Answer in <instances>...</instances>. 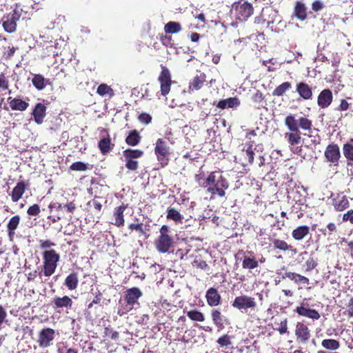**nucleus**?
<instances>
[{
  "label": "nucleus",
  "instance_id": "nucleus-1",
  "mask_svg": "<svg viewBox=\"0 0 353 353\" xmlns=\"http://www.w3.org/2000/svg\"><path fill=\"white\" fill-rule=\"evenodd\" d=\"M285 125L290 132L285 133V138L291 146H295L301 142V132L299 129L310 131L312 121L306 117H301L298 120L293 114L288 115L284 120Z\"/></svg>",
  "mask_w": 353,
  "mask_h": 353
},
{
  "label": "nucleus",
  "instance_id": "nucleus-2",
  "mask_svg": "<svg viewBox=\"0 0 353 353\" xmlns=\"http://www.w3.org/2000/svg\"><path fill=\"white\" fill-rule=\"evenodd\" d=\"M219 172H211L207 177L203 179L202 188L206 189V192L210 194V199H214L216 195L219 197L225 196V190L229 188V182L221 173Z\"/></svg>",
  "mask_w": 353,
  "mask_h": 353
},
{
  "label": "nucleus",
  "instance_id": "nucleus-3",
  "mask_svg": "<svg viewBox=\"0 0 353 353\" xmlns=\"http://www.w3.org/2000/svg\"><path fill=\"white\" fill-rule=\"evenodd\" d=\"M43 265L39 272L40 279L42 276L50 277L54 272L60 260L59 254L54 249L44 250L42 253Z\"/></svg>",
  "mask_w": 353,
  "mask_h": 353
},
{
  "label": "nucleus",
  "instance_id": "nucleus-4",
  "mask_svg": "<svg viewBox=\"0 0 353 353\" xmlns=\"http://www.w3.org/2000/svg\"><path fill=\"white\" fill-rule=\"evenodd\" d=\"M155 248L161 254L169 253L174 248V239L171 234L170 228L163 225L159 229V235L154 242Z\"/></svg>",
  "mask_w": 353,
  "mask_h": 353
},
{
  "label": "nucleus",
  "instance_id": "nucleus-5",
  "mask_svg": "<svg viewBox=\"0 0 353 353\" xmlns=\"http://www.w3.org/2000/svg\"><path fill=\"white\" fill-rule=\"evenodd\" d=\"M253 12L252 4L248 1L240 0L232 4V13L236 20L245 21L253 14Z\"/></svg>",
  "mask_w": 353,
  "mask_h": 353
},
{
  "label": "nucleus",
  "instance_id": "nucleus-6",
  "mask_svg": "<svg viewBox=\"0 0 353 353\" xmlns=\"http://www.w3.org/2000/svg\"><path fill=\"white\" fill-rule=\"evenodd\" d=\"M236 261L241 262L243 269L251 270L259 267V261L252 251L240 250L234 256Z\"/></svg>",
  "mask_w": 353,
  "mask_h": 353
},
{
  "label": "nucleus",
  "instance_id": "nucleus-7",
  "mask_svg": "<svg viewBox=\"0 0 353 353\" xmlns=\"http://www.w3.org/2000/svg\"><path fill=\"white\" fill-rule=\"evenodd\" d=\"M154 153L161 168H164L168 165L170 161L169 155L170 152V148L165 140L163 139H158L157 140Z\"/></svg>",
  "mask_w": 353,
  "mask_h": 353
},
{
  "label": "nucleus",
  "instance_id": "nucleus-8",
  "mask_svg": "<svg viewBox=\"0 0 353 353\" xmlns=\"http://www.w3.org/2000/svg\"><path fill=\"white\" fill-rule=\"evenodd\" d=\"M125 158V168L130 171H136L139 168L137 160L143 155V151L138 149H126L123 152Z\"/></svg>",
  "mask_w": 353,
  "mask_h": 353
},
{
  "label": "nucleus",
  "instance_id": "nucleus-9",
  "mask_svg": "<svg viewBox=\"0 0 353 353\" xmlns=\"http://www.w3.org/2000/svg\"><path fill=\"white\" fill-rule=\"evenodd\" d=\"M161 71L158 77V81L160 83L161 94L162 96L165 97L170 91L172 81L171 79V73L168 68L163 65H161Z\"/></svg>",
  "mask_w": 353,
  "mask_h": 353
},
{
  "label": "nucleus",
  "instance_id": "nucleus-10",
  "mask_svg": "<svg viewBox=\"0 0 353 353\" xmlns=\"http://www.w3.org/2000/svg\"><path fill=\"white\" fill-rule=\"evenodd\" d=\"M143 295L141 290L137 287H133L132 288L128 289L125 292V294L124 296V300L127 303V305H129V308L125 311H121L119 310L118 311V314L121 316L128 311L131 310L133 308V305L137 303L138 299Z\"/></svg>",
  "mask_w": 353,
  "mask_h": 353
},
{
  "label": "nucleus",
  "instance_id": "nucleus-11",
  "mask_svg": "<svg viewBox=\"0 0 353 353\" xmlns=\"http://www.w3.org/2000/svg\"><path fill=\"white\" fill-rule=\"evenodd\" d=\"M55 338V330L50 327H44L38 333L37 343L41 348L50 347Z\"/></svg>",
  "mask_w": 353,
  "mask_h": 353
},
{
  "label": "nucleus",
  "instance_id": "nucleus-12",
  "mask_svg": "<svg viewBox=\"0 0 353 353\" xmlns=\"http://www.w3.org/2000/svg\"><path fill=\"white\" fill-rule=\"evenodd\" d=\"M324 156L327 162L333 164L334 166H337L341 158L339 145L336 143L329 144L325 148Z\"/></svg>",
  "mask_w": 353,
  "mask_h": 353
},
{
  "label": "nucleus",
  "instance_id": "nucleus-13",
  "mask_svg": "<svg viewBox=\"0 0 353 353\" xmlns=\"http://www.w3.org/2000/svg\"><path fill=\"white\" fill-rule=\"evenodd\" d=\"M232 305L239 310L254 308L256 306L254 298L246 295L236 296Z\"/></svg>",
  "mask_w": 353,
  "mask_h": 353
},
{
  "label": "nucleus",
  "instance_id": "nucleus-14",
  "mask_svg": "<svg viewBox=\"0 0 353 353\" xmlns=\"http://www.w3.org/2000/svg\"><path fill=\"white\" fill-rule=\"evenodd\" d=\"M294 311L299 316L307 317L313 321L319 320L321 317L319 312L314 309L310 308L308 303L305 301H303L299 306H297Z\"/></svg>",
  "mask_w": 353,
  "mask_h": 353
},
{
  "label": "nucleus",
  "instance_id": "nucleus-15",
  "mask_svg": "<svg viewBox=\"0 0 353 353\" xmlns=\"http://www.w3.org/2000/svg\"><path fill=\"white\" fill-rule=\"evenodd\" d=\"M296 341L302 343H306L311 337L310 330L308 326L303 322H298L295 327Z\"/></svg>",
  "mask_w": 353,
  "mask_h": 353
},
{
  "label": "nucleus",
  "instance_id": "nucleus-16",
  "mask_svg": "<svg viewBox=\"0 0 353 353\" xmlns=\"http://www.w3.org/2000/svg\"><path fill=\"white\" fill-rule=\"evenodd\" d=\"M32 8L31 0H17L13 10L14 17L20 19L23 13L27 14Z\"/></svg>",
  "mask_w": 353,
  "mask_h": 353
},
{
  "label": "nucleus",
  "instance_id": "nucleus-17",
  "mask_svg": "<svg viewBox=\"0 0 353 353\" xmlns=\"http://www.w3.org/2000/svg\"><path fill=\"white\" fill-rule=\"evenodd\" d=\"M332 205L337 212H343L350 207V201L346 195L337 194L332 199Z\"/></svg>",
  "mask_w": 353,
  "mask_h": 353
},
{
  "label": "nucleus",
  "instance_id": "nucleus-18",
  "mask_svg": "<svg viewBox=\"0 0 353 353\" xmlns=\"http://www.w3.org/2000/svg\"><path fill=\"white\" fill-rule=\"evenodd\" d=\"M332 100V92L330 89L326 88L319 93L317 97V104L321 108L325 109L331 105Z\"/></svg>",
  "mask_w": 353,
  "mask_h": 353
},
{
  "label": "nucleus",
  "instance_id": "nucleus-19",
  "mask_svg": "<svg viewBox=\"0 0 353 353\" xmlns=\"http://www.w3.org/2000/svg\"><path fill=\"white\" fill-rule=\"evenodd\" d=\"M205 299L207 303L210 307H216L221 304V296L219 294L217 289L214 288H210L205 294Z\"/></svg>",
  "mask_w": 353,
  "mask_h": 353
},
{
  "label": "nucleus",
  "instance_id": "nucleus-20",
  "mask_svg": "<svg viewBox=\"0 0 353 353\" xmlns=\"http://www.w3.org/2000/svg\"><path fill=\"white\" fill-rule=\"evenodd\" d=\"M46 106L42 103H38L35 105L32 110V115L37 124L40 125L43 123V119L46 115Z\"/></svg>",
  "mask_w": 353,
  "mask_h": 353
},
{
  "label": "nucleus",
  "instance_id": "nucleus-21",
  "mask_svg": "<svg viewBox=\"0 0 353 353\" xmlns=\"http://www.w3.org/2000/svg\"><path fill=\"white\" fill-rule=\"evenodd\" d=\"M254 141H250L245 143L243 148L242 149V156L244 157L246 163L245 165H252L254 163Z\"/></svg>",
  "mask_w": 353,
  "mask_h": 353
},
{
  "label": "nucleus",
  "instance_id": "nucleus-22",
  "mask_svg": "<svg viewBox=\"0 0 353 353\" xmlns=\"http://www.w3.org/2000/svg\"><path fill=\"white\" fill-rule=\"evenodd\" d=\"M210 314L213 323L219 330H221L225 327L224 323L225 324L229 323L228 319L221 314L219 309H212Z\"/></svg>",
  "mask_w": 353,
  "mask_h": 353
},
{
  "label": "nucleus",
  "instance_id": "nucleus-23",
  "mask_svg": "<svg viewBox=\"0 0 353 353\" xmlns=\"http://www.w3.org/2000/svg\"><path fill=\"white\" fill-rule=\"evenodd\" d=\"M128 205L122 203L121 205L116 207L114 209L113 216L114 217V225L118 228L121 227L124 225V211L126 210Z\"/></svg>",
  "mask_w": 353,
  "mask_h": 353
},
{
  "label": "nucleus",
  "instance_id": "nucleus-24",
  "mask_svg": "<svg viewBox=\"0 0 353 353\" xmlns=\"http://www.w3.org/2000/svg\"><path fill=\"white\" fill-rule=\"evenodd\" d=\"M241 104L240 100L237 97H230L225 99L220 100L216 104V106L221 110H224L225 108H237Z\"/></svg>",
  "mask_w": 353,
  "mask_h": 353
},
{
  "label": "nucleus",
  "instance_id": "nucleus-25",
  "mask_svg": "<svg viewBox=\"0 0 353 353\" xmlns=\"http://www.w3.org/2000/svg\"><path fill=\"white\" fill-rule=\"evenodd\" d=\"M296 91L299 96L305 100H310L312 97V88L305 82H300L296 84Z\"/></svg>",
  "mask_w": 353,
  "mask_h": 353
},
{
  "label": "nucleus",
  "instance_id": "nucleus-26",
  "mask_svg": "<svg viewBox=\"0 0 353 353\" xmlns=\"http://www.w3.org/2000/svg\"><path fill=\"white\" fill-rule=\"evenodd\" d=\"M14 17V14L12 13L3 17V27L7 32L12 33L16 30L17 21L19 19H15Z\"/></svg>",
  "mask_w": 353,
  "mask_h": 353
},
{
  "label": "nucleus",
  "instance_id": "nucleus-27",
  "mask_svg": "<svg viewBox=\"0 0 353 353\" xmlns=\"http://www.w3.org/2000/svg\"><path fill=\"white\" fill-rule=\"evenodd\" d=\"M27 183L25 181H19L13 188L10 194L12 201L17 202L24 194L26 189Z\"/></svg>",
  "mask_w": 353,
  "mask_h": 353
},
{
  "label": "nucleus",
  "instance_id": "nucleus-28",
  "mask_svg": "<svg viewBox=\"0 0 353 353\" xmlns=\"http://www.w3.org/2000/svg\"><path fill=\"white\" fill-rule=\"evenodd\" d=\"M114 147V144L112 143L110 135L102 138L98 143V148L101 152L105 155L109 153Z\"/></svg>",
  "mask_w": 353,
  "mask_h": 353
},
{
  "label": "nucleus",
  "instance_id": "nucleus-29",
  "mask_svg": "<svg viewBox=\"0 0 353 353\" xmlns=\"http://www.w3.org/2000/svg\"><path fill=\"white\" fill-rule=\"evenodd\" d=\"M294 15L299 20L304 21L307 19V7L304 3L297 1L294 8Z\"/></svg>",
  "mask_w": 353,
  "mask_h": 353
},
{
  "label": "nucleus",
  "instance_id": "nucleus-30",
  "mask_svg": "<svg viewBox=\"0 0 353 353\" xmlns=\"http://www.w3.org/2000/svg\"><path fill=\"white\" fill-rule=\"evenodd\" d=\"M79 284V275L76 272H72L69 274L64 281V285L69 290H74L77 289Z\"/></svg>",
  "mask_w": 353,
  "mask_h": 353
},
{
  "label": "nucleus",
  "instance_id": "nucleus-31",
  "mask_svg": "<svg viewBox=\"0 0 353 353\" xmlns=\"http://www.w3.org/2000/svg\"><path fill=\"white\" fill-rule=\"evenodd\" d=\"M206 76L204 73L195 76L189 85V90L194 91L201 89L206 81Z\"/></svg>",
  "mask_w": 353,
  "mask_h": 353
},
{
  "label": "nucleus",
  "instance_id": "nucleus-32",
  "mask_svg": "<svg viewBox=\"0 0 353 353\" xmlns=\"http://www.w3.org/2000/svg\"><path fill=\"white\" fill-rule=\"evenodd\" d=\"M72 301L68 296L63 297L57 296L52 301V307L54 309L71 307Z\"/></svg>",
  "mask_w": 353,
  "mask_h": 353
},
{
  "label": "nucleus",
  "instance_id": "nucleus-33",
  "mask_svg": "<svg viewBox=\"0 0 353 353\" xmlns=\"http://www.w3.org/2000/svg\"><path fill=\"white\" fill-rule=\"evenodd\" d=\"M293 281L296 284L301 283L303 285H308L310 280L307 277L292 272H285V276Z\"/></svg>",
  "mask_w": 353,
  "mask_h": 353
},
{
  "label": "nucleus",
  "instance_id": "nucleus-34",
  "mask_svg": "<svg viewBox=\"0 0 353 353\" xmlns=\"http://www.w3.org/2000/svg\"><path fill=\"white\" fill-rule=\"evenodd\" d=\"M310 233V228L307 225H301L292 232V236L296 241H301L304 237Z\"/></svg>",
  "mask_w": 353,
  "mask_h": 353
},
{
  "label": "nucleus",
  "instance_id": "nucleus-35",
  "mask_svg": "<svg viewBox=\"0 0 353 353\" xmlns=\"http://www.w3.org/2000/svg\"><path fill=\"white\" fill-rule=\"evenodd\" d=\"M8 100H10L9 103L12 110L24 111L29 106V103L28 102L19 98L12 99L11 97H9Z\"/></svg>",
  "mask_w": 353,
  "mask_h": 353
},
{
  "label": "nucleus",
  "instance_id": "nucleus-36",
  "mask_svg": "<svg viewBox=\"0 0 353 353\" xmlns=\"http://www.w3.org/2000/svg\"><path fill=\"white\" fill-rule=\"evenodd\" d=\"M32 83L38 90H41L44 89L47 85L51 84L48 79H46L43 76L40 74H34Z\"/></svg>",
  "mask_w": 353,
  "mask_h": 353
},
{
  "label": "nucleus",
  "instance_id": "nucleus-37",
  "mask_svg": "<svg viewBox=\"0 0 353 353\" xmlns=\"http://www.w3.org/2000/svg\"><path fill=\"white\" fill-rule=\"evenodd\" d=\"M20 221L21 217L19 215H14L9 220L7 224V231L10 238L14 235L15 230L18 228Z\"/></svg>",
  "mask_w": 353,
  "mask_h": 353
},
{
  "label": "nucleus",
  "instance_id": "nucleus-38",
  "mask_svg": "<svg viewBox=\"0 0 353 353\" xmlns=\"http://www.w3.org/2000/svg\"><path fill=\"white\" fill-rule=\"evenodd\" d=\"M141 137L137 130H133L130 132L129 134L125 138V143L130 146H136L141 141Z\"/></svg>",
  "mask_w": 353,
  "mask_h": 353
},
{
  "label": "nucleus",
  "instance_id": "nucleus-39",
  "mask_svg": "<svg viewBox=\"0 0 353 353\" xmlns=\"http://www.w3.org/2000/svg\"><path fill=\"white\" fill-rule=\"evenodd\" d=\"M97 93L101 97L108 96L109 98L114 95L113 89L106 83L100 84L97 89Z\"/></svg>",
  "mask_w": 353,
  "mask_h": 353
},
{
  "label": "nucleus",
  "instance_id": "nucleus-40",
  "mask_svg": "<svg viewBox=\"0 0 353 353\" xmlns=\"http://www.w3.org/2000/svg\"><path fill=\"white\" fill-rule=\"evenodd\" d=\"M321 346L328 350H336L340 347V343L336 339H327L321 341Z\"/></svg>",
  "mask_w": 353,
  "mask_h": 353
},
{
  "label": "nucleus",
  "instance_id": "nucleus-41",
  "mask_svg": "<svg viewBox=\"0 0 353 353\" xmlns=\"http://www.w3.org/2000/svg\"><path fill=\"white\" fill-rule=\"evenodd\" d=\"M181 26L175 21H169L164 26V31L167 34H175L181 30Z\"/></svg>",
  "mask_w": 353,
  "mask_h": 353
},
{
  "label": "nucleus",
  "instance_id": "nucleus-42",
  "mask_svg": "<svg viewBox=\"0 0 353 353\" xmlns=\"http://www.w3.org/2000/svg\"><path fill=\"white\" fill-rule=\"evenodd\" d=\"M166 218L174 221L175 223H181L183 219V216L180 212L173 208H168L167 209Z\"/></svg>",
  "mask_w": 353,
  "mask_h": 353
},
{
  "label": "nucleus",
  "instance_id": "nucleus-43",
  "mask_svg": "<svg viewBox=\"0 0 353 353\" xmlns=\"http://www.w3.org/2000/svg\"><path fill=\"white\" fill-rule=\"evenodd\" d=\"M292 88L290 82L285 81L278 85L272 92L273 96L281 97Z\"/></svg>",
  "mask_w": 353,
  "mask_h": 353
},
{
  "label": "nucleus",
  "instance_id": "nucleus-44",
  "mask_svg": "<svg viewBox=\"0 0 353 353\" xmlns=\"http://www.w3.org/2000/svg\"><path fill=\"white\" fill-rule=\"evenodd\" d=\"M261 16L263 18V21L270 26L274 22V17H276V12L272 9L268 8L265 10H263Z\"/></svg>",
  "mask_w": 353,
  "mask_h": 353
},
{
  "label": "nucleus",
  "instance_id": "nucleus-45",
  "mask_svg": "<svg viewBox=\"0 0 353 353\" xmlns=\"http://www.w3.org/2000/svg\"><path fill=\"white\" fill-rule=\"evenodd\" d=\"M343 152L346 159L353 162V139H350V143L343 145Z\"/></svg>",
  "mask_w": 353,
  "mask_h": 353
},
{
  "label": "nucleus",
  "instance_id": "nucleus-46",
  "mask_svg": "<svg viewBox=\"0 0 353 353\" xmlns=\"http://www.w3.org/2000/svg\"><path fill=\"white\" fill-rule=\"evenodd\" d=\"M186 314L192 321L198 322H203L205 321L204 314L196 309L188 311Z\"/></svg>",
  "mask_w": 353,
  "mask_h": 353
},
{
  "label": "nucleus",
  "instance_id": "nucleus-47",
  "mask_svg": "<svg viewBox=\"0 0 353 353\" xmlns=\"http://www.w3.org/2000/svg\"><path fill=\"white\" fill-rule=\"evenodd\" d=\"M272 243L275 249H278L284 252L289 250H292V246L288 245L287 242L283 240L276 239L273 240Z\"/></svg>",
  "mask_w": 353,
  "mask_h": 353
},
{
  "label": "nucleus",
  "instance_id": "nucleus-48",
  "mask_svg": "<svg viewBox=\"0 0 353 353\" xmlns=\"http://www.w3.org/2000/svg\"><path fill=\"white\" fill-rule=\"evenodd\" d=\"M128 228L130 231L136 230L139 232L140 236H144L148 237L149 235L147 233V231L143 228V224L142 223H130L128 226Z\"/></svg>",
  "mask_w": 353,
  "mask_h": 353
},
{
  "label": "nucleus",
  "instance_id": "nucleus-49",
  "mask_svg": "<svg viewBox=\"0 0 353 353\" xmlns=\"http://www.w3.org/2000/svg\"><path fill=\"white\" fill-rule=\"evenodd\" d=\"M70 169L73 171H85L88 169V166L81 161H77L70 166Z\"/></svg>",
  "mask_w": 353,
  "mask_h": 353
},
{
  "label": "nucleus",
  "instance_id": "nucleus-50",
  "mask_svg": "<svg viewBox=\"0 0 353 353\" xmlns=\"http://www.w3.org/2000/svg\"><path fill=\"white\" fill-rule=\"evenodd\" d=\"M216 342L221 347H226L231 345V337L228 334H224L219 337Z\"/></svg>",
  "mask_w": 353,
  "mask_h": 353
},
{
  "label": "nucleus",
  "instance_id": "nucleus-51",
  "mask_svg": "<svg viewBox=\"0 0 353 353\" xmlns=\"http://www.w3.org/2000/svg\"><path fill=\"white\" fill-rule=\"evenodd\" d=\"M318 265L317 259L313 256L309 257L305 262V270L307 272L314 270Z\"/></svg>",
  "mask_w": 353,
  "mask_h": 353
},
{
  "label": "nucleus",
  "instance_id": "nucleus-52",
  "mask_svg": "<svg viewBox=\"0 0 353 353\" xmlns=\"http://www.w3.org/2000/svg\"><path fill=\"white\" fill-rule=\"evenodd\" d=\"M39 248L42 250H50V248L56 245V244L54 242H52L51 240H49V239H46V240L40 239L39 241Z\"/></svg>",
  "mask_w": 353,
  "mask_h": 353
},
{
  "label": "nucleus",
  "instance_id": "nucleus-53",
  "mask_svg": "<svg viewBox=\"0 0 353 353\" xmlns=\"http://www.w3.org/2000/svg\"><path fill=\"white\" fill-rule=\"evenodd\" d=\"M104 334L106 336L110 338L112 340H117L119 337V333L117 331L113 330L110 327H105Z\"/></svg>",
  "mask_w": 353,
  "mask_h": 353
},
{
  "label": "nucleus",
  "instance_id": "nucleus-54",
  "mask_svg": "<svg viewBox=\"0 0 353 353\" xmlns=\"http://www.w3.org/2000/svg\"><path fill=\"white\" fill-rule=\"evenodd\" d=\"M160 305L163 310H165L168 312L172 310L174 307H176V305L170 303L168 300L163 299H161Z\"/></svg>",
  "mask_w": 353,
  "mask_h": 353
},
{
  "label": "nucleus",
  "instance_id": "nucleus-55",
  "mask_svg": "<svg viewBox=\"0 0 353 353\" xmlns=\"http://www.w3.org/2000/svg\"><path fill=\"white\" fill-rule=\"evenodd\" d=\"M41 212L40 207L38 204H34L30 206L27 210V213L30 216H37Z\"/></svg>",
  "mask_w": 353,
  "mask_h": 353
},
{
  "label": "nucleus",
  "instance_id": "nucleus-56",
  "mask_svg": "<svg viewBox=\"0 0 353 353\" xmlns=\"http://www.w3.org/2000/svg\"><path fill=\"white\" fill-rule=\"evenodd\" d=\"M138 119L140 122L144 124H149L152 121V117L145 112L140 114L138 117Z\"/></svg>",
  "mask_w": 353,
  "mask_h": 353
},
{
  "label": "nucleus",
  "instance_id": "nucleus-57",
  "mask_svg": "<svg viewBox=\"0 0 353 353\" xmlns=\"http://www.w3.org/2000/svg\"><path fill=\"white\" fill-rule=\"evenodd\" d=\"M325 7L323 3L321 0H315L312 3V10L314 12H319Z\"/></svg>",
  "mask_w": 353,
  "mask_h": 353
},
{
  "label": "nucleus",
  "instance_id": "nucleus-58",
  "mask_svg": "<svg viewBox=\"0 0 353 353\" xmlns=\"http://www.w3.org/2000/svg\"><path fill=\"white\" fill-rule=\"evenodd\" d=\"M252 101L258 104H261L263 101L264 100V97L263 96V93L259 90H257L252 97Z\"/></svg>",
  "mask_w": 353,
  "mask_h": 353
},
{
  "label": "nucleus",
  "instance_id": "nucleus-59",
  "mask_svg": "<svg viewBox=\"0 0 353 353\" xmlns=\"http://www.w3.org/2000/svg\"><path fill=\"white\" fill-rule=\"evenodd\" d=\"M9 82L5 75L1 73L0 74V89L6 90L8 89Z\"/></svg>",
  "mask_w": 353,
  "mask_h": 353
},
{
  "label": "nucleus",
  "instance_id": "nucleus-60",
  "mask_svg": "<svg viewBox=\"0 0 353 353\" xmlns=\"http://www.w3.org/2000/svg\"><path fill=\"white\" fill-rule=\"evenodd\" d=\"M193 265L197 268H200L201 270H205L208 268V264L206 261L203 260H194L193 262Z\"/></svg>",
  "mask_w": 353,
  "mask_h": 353
},
{
  "label": "nucleus",
  "instance_id": "nucleus-61",
  "mask_svg": "<svg viewBox=\"0 0 353 353\" xmlns=\"http://www.w3.org/2000/svg\"><path fill=\"white\" fill-rule=\"evenodd\" d=\"M350 221L353 224V210H349L343 215V221Z\"/></svg>",
  "mask_w": 353,
  "mask_h": 353
},
{
  "label": "nucleus",
  "instance_id": "nucleus-62",
  "mask_svg": "<svg viewBox=\"0 0 353 353\" xmlns=\"http://www.w3.org/2000/svg\"><path fill=\"white\" fill-rule=\"evenodd\" d=\"M8 50L6 52H3V57L6 59H10L14 54L16 49L13 46H12V47L8 46Z\"/></svg>",
  "mask_w": 353,
  "mask_h": 353
},
{
  "label": "nucleus",
  "instance_id": "nucleus-63",
  "mask_svg": "<svg viewBox=\"0 0 353 353\" xmlns=\"http://www.w3.org/2000/svg\"><path fill=\"white\" fill-rule=\"evenodd\" d=\"M350 104L345 99H341L340 105L336 108L338 111H345L349 109Z\"/></svg>",
  "mask_w": 353,
  "mask_h": 353
},
{
  "label": "nucleus",
  "instance_id": "nucleus-64",
  "mask_svg": "<svg viewBox=\"0 0 353 353\" xmlns=\"http://www.w3.org/2000/svg\"><path fill=\"white\" fill-rule=\"evenodd\" d=\"M277 330L281 334H283L288 331V321L287 319L281 322L280 327L277 328Z\"/></svg>",
  "mask_w": 353,
  "mask_h": 353
}]
</instances>
